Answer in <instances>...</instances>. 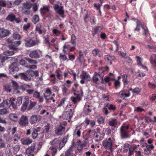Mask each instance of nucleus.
Returning a JSON list of instances; mask_svg holds the SVG:
<instances>
[{"mask_svg": "<svg viewBox=\"0 0 156 156\" xmlns=\"http://www.w3.org/2000/svg\"><path fill=\"white\" fill-rule=\"evenodd\" d=\"M101 28L98 27L95 28H94L93 30V34L94 35L100 32L101 30Z\"/></svg>", "mask_w": 156, "mask_h": 156, "instance_id": "nucleus-37", "label": "nucleus"}, {"mask_svg": "<svg viewBox=\"0 0 156 156\" xmlns=\"http://www.w3.org/2000/svg\"><path fill=\"white\" fill-rule=\"evenodd\" d=\"M12 59L14 60L15 62L12 64L9 67V72L10 74H13L14 73L17 72L19 70L18 67L16 66L17 65L16 62L17 59L16 58H12Z\"/></svg>", "mask_w": 156, "mask_h": 156, "instance_id": "nucleus-4", "label": "nucleus"}, {"mask_svg": "<svg viewBox=\"0 0 156 156\" xmlns=\"http://www.w3.org/2000/svg\"><path fill=\"white\" fill-rule=\"evenodd\" d=\"M65 131V128L61 125H60L56 128L55 133L57 135H60L64 133Z\"/></svg>", "mask_w": 156, "mask_h": 156, "instance_id": "nucleus-16", "label": "nucleus"}, {"mask_svg": "<svg viewBox=\"0 0 156 156\" xmlns=\"http://www.w3.org/2000/svg\"><path fill=\"white\" fill-rule=\"evenodd\" d=\"M119 54L122 57H125L126 55V52H123L122 51H119L118 52Z\"/></svg>", "mask_w": 156, "mask_h": 156, "instance_id": "nucleus-63", "label": "nucleus"}, {"mask_svg": "<svg viewBox=\"0 0 156 156\" xmlns=\"http://www.w3.org/2000/svg\"><path fill=\"white\" fill-rule=\"evenodd\" d=\"M35 130L37 131V132L38 133H44V129L41 127H37L36 129H35Z\"/></svg>", "mask_w": 156, "mask_h": 156, "instance_id": "nucleus-56", "label": "nucleus"}, {"mask_svg": "<svg viewBox=\"0 0 156 156\" xmlns=\"http://www.w3.org/2000/svg\"><path fill=\"white\" fill-rule=\"evenodd\" d=\"M135 58L137 62V65L141 68L147 71V70L146 66H144L142 64L143 58L139 56H136Z\"/></svg>", "mask_w": 156, "mask_h": 156, "instance_id": "nucleus-9", "label": "nucleus"}, {"mask_svg": "<svg viewBox=\"0 0 156 156\" xmlns=\"http://www.w3.org/2000/svg\"><path fill=\"white\" fill-rule=\"evenodd\" d=\"M15 99L13 98H9V99L3 100V102L0 104V108L5 107L9 108L11 106L14 109H16L17 106L15 105L14 102Z\"/></svg>", "mask_w": 156, "mask_h": 156, "instance_id": "nucleus-1", "label": "nucleus"}, {"mask_svg": "<svg viewBox=\"0 0 156 156\" xmlns=\"http://www.w3.org/2000/svg\"><path fill=\"white\" fill-rule=\"evenodd\" d=\"M37 41L31 39L26 43L25 46L27 47H30L37 44Z\"/></svg>", "mask_w": 156, "mask_h": 156, "instance_id": "nucleus-22", "label": "nucleus"}, {"mask_svg": "<svg viewBox=\"0 0 156 156\" xmlns=\"http://www.w3.org/2000/svg\"><path fill=\"white\" fill-rule=\"evenodd\" d=\"M10 34V32L9 30L3 28H0V38L5 37Z\"/></svg>", "mask_w": 156, "mask_h": 156, "instance_id": "nucleus-11", "label": "nucleus"}, {"mask_svg": "<svg viewBox=\"0 0 156 156\" xmlns=\"http://www.w3.org/2000/svg\"><path fill=\"white\" fill-rule=\"evenodd\" d=\"M129 126H122L121 127L120 129L121 134L122 138L129 137L130 136L128 135L127 134V130Z\"/></svg>", "mask_w": 156, "mask_h": 156, "instance_id": "nucleus-5", "label": "nucleus"}, {"mask_svg": "<svg viewBox=\"0 0 156 156\" xmlns=\"http://www.w3.org/2000/svg\"><path fill=\"white\" fill-rule=\"evenodd\" d=\"M105 134L103 131L97 132L94 134V138L96 141L102 140L104 137Z\"/></svg>", "mask_w": 156, "mask_h": 156, "instance_id": "nucleus-7", "label": "nucleus"}, {"mask_svg": "<svg viewBox=\"0 0 156 156\" xmlns=\"http://www.w3.org/2000/svg\"><path fill=\"white\" fill-rule=\"evenodd\" d=\"M9 118L10 120L14 122L17 121L18 120V116L16 114H10L9 115Z\"/></svg>", "mask_w": 156, "mask_h": 156, "instance_id": "nucleus-28", "label": "nucleus"}, {"mask_svg": "<svg viewBox=\"0 0 156 156\" xmlns=\"http://www.w3.org/2000/svg\"><path fill=\"white\" fill-rule=\"evenodd\" d=\"M12 89V87L11 86L7 85L4 88L5 90L7 92H10Z\"/></svg>", "mask_w": 156, "mask_h": 156, "instance_id": "nucleus-42", "label": "nucleus"}, {"mask_svg": "<svg viewBox=\"0 0 156 156\" xmlns=\"http://www.w3.org/2000/svg\"><path fill=\"white\" fill-rule=\"evenodd\" d=\"M39 133L37 132V131L34 130L32 133V137L34 139L36 138L37 137H38Z\"/></svg>", "mask_w": 156, "mask_h": 156, "instance_id": "nucleus-55", "label": "nucleus"}, {"mask_svg": "<svg viewBox=\"0 0 156 156\" xmlns=\"http://www.w3.org/2000/svg\"><path fill=\"white\" fill-rule=\"evenodd\" d=\"M70 45L69 43H66L64 45V49H63V51H66V49H67L68 51H69L70 48Z\"/></svg>", "mask_w": 156, "mask_h": 156, "instance_id": "nucleus-45", "label": "nucleus"}, {"mask_svg": "<svg viewBox=\"0 0 156 156\" xmlns=\"http://www.w3.org/2000/svg\"><path fill=\"white\" fill-rule=\"evenodd\" d=\"M73 111L72 109H70V112L67 111L63 115V116H65L64 118L66 119H70L73 115Z\"/></svg>", "mask_w": 156, "mask_h": 156, "instance_id": "nucleus-21", "label": "nucleus"}, {"mask_svg": "<svg viewBox=\"0 0 156 156\" xmlns=\"http://www.w3.org/2000/svg\"><path fill=\"white\" fill-rule=\"evenodd\" d=\"M6 56H10L14 55V52L13 51H6L3 53Z\"/></svg>", "mask_w": 156, "mask_h": 156, "instance_id": "nucleus-40", "label": "nucleus"}, {"mask_svg": "<svg viewBox=\"0 0 156 156\" xmlns=\"http://www.w3.org/2000/svg\"><path fill=\"white\" fill-rule=\"evenodd\" d=\"M114 143V140L111 138H109L104 140L102 142V144L104 147L107 149L110 150L111 151H112V144Z\"/></svg>", "mask_w": 156, "mask_h": 156, "instance_id": "nucleus-2", "label": "nucleus"}, {"mask_svg": "<svg viewBox=\"0 0 156 156\" xmlns=\"http://www.w3.org/2000/svg\"><path fill=\"white\" fill-rule=\"evenodd\" d=\"M52 93L51 90L49 88L46 89L45 93L44 94V96L45 100L48 101L49 100H52L53 102H54L55 100L53 98H49V97L50 96Z\"/></svg>", "mask_w": 156, "mask_h": 156, "instance_id": "nucleus-13", "label": "nucleus"}, {"mask_svg": "<svg viewBox=\"0 0 156 156\" xmlns=\"http://www.w3.org/2000/svg\"><path fill=\"white\" fill-rule=\"evenodd\" d=\"M31 7V4L28 2H26L24 4L23 8L25 9H29Z\"/></svg>", "mask_w": 156, "mask_h": 156, "instance_id": "nucleus-60", "label": "nucleus"}, {"mask_svg": "<svg viewBox=\"0 0 156 156\" xmlns=\"http://www.w3.org/2000/svg\"><path fill=\"white\" fill-rule=\"evenodd\" d=\"M13 38L15 40H20L21 39L20 35L16 33H15L13 34Z\"/></svg>", "mask_w": 156, "mask_h": 156, "instance_id": "nucleus-41", "label": "nucleus"}, {"mask_svg": "<svg viewBox=\"0 0 156 156\" xmlns=\"http://www.w3.org/2000/svg\"><path fill=\"white\" fill-rule=\"evenodd\" d=\"M8 113V112L6 108L0 109V115L6 114Z\"/></svg>", "mask_w": 156, "mask_h": 156, "instance_id": "nucleus-47", "label": "nucleus"}, {"mask_svg": "<svg viewBox=\"0 0 156 156\" xmlns=\"http://www.w3.org/2000/svg\"><path fill=\"white\" fill-rule=\"evenodd\" d=\"M35 147V144H33L30 147L27 149L25 153L26 155L33 156V153Z\"/></svg>", "mask_w": 156, "mask_h": 156, "instance_id": "nucleus-15", "label": "nucleus"}, {"mask_svg": "<svg viewBox=\"0 0 156 156\" xmlns=\"http://www.w3.org/2000/svg\"><path fill=\"white\" fill-rule=\"evenodd\" d=\"M53 8L56 12L60 16L63 15L64 14L63 8L62 6H59L57 4L53 5Z\"/></svg>", "mask_w": 156, "mask_h": 156, "instance_id": "nucleus-6", "label": "nucleus"}, {"mask_svg": "<svg viewBox=\"0 0 156 156\" xmlns=\"http://www.w3.org/2000/svg\"><path fill=\"white\" fill-rule=\"evenodd\" d=\"M49 11V7L47 6H44L43 7L41 8L40 9L41 13L42 14L47 13Z\"/></svg>", "mask_w": 156, "mask_h": 156, "instance_id": "nucleus-29", "label": "nucleus"}, {"mask_svg": "<svg viewBox=\"0 0 156 156\" xmlns=\"http://www.w3.org/2000/svg\"><path fill=\"white\" fill-rule=\"evenodd\" d=\"M50 149L51 150L52 152V156L55 155V154L57 152V149L56 148L54 147L53 146H51L50 147Z\"/></svg>", "mask_w": 156, "mask_h": 156, "instance_id": "nucleus-49", "label": "nucleus"}, {"mask_svg": "<svg viewBox=\"0 0 156 156\" xmlns=\"http://www.w3.org/2000/svg\"><path fill=\"white\" fill-rule=\"evenodd\" d=\"M150 62L152 61H156V55L155 54H152L150 58Z\"/></svg>", "mask_w": 156, "mask_h": 156, "instance_id": "nucleus-58", "label": "nucleus"}, {"mask_svg": "<svg viewBox=\"0 0 156 156\" xmlns=\"http://www.w3.org/2000/svg\"><path fill=\"white\" fill-rule=\"evenodd\" d=\"M118 95L119 97L123 99L126 98L128 97L129 96V93H125L123 91H121Z\"/></svg>", "mask_w": 156, "mask_h": 156, "instance_id": "nucleus-31", "label": "nucleus"}, {"mask_svg": "<svg viewBox=\"0 0 156 156\" xmlns=\"http://www.w3.org/2000/svg\"><path fill=\"white\" fill-rule=\"evenodd\" d=\"M58 140L57 139H55L54 140L51 142V143L52 145H56L57 144H58Z\"/></svg>", "mask_w": 156, "mask_h": 156, "instance_id": "nucleus-64", "label": "nucleus"}, {"mask_svg": "<svg viewBox=\"0 0 156 156\" xmlns=\"http://www.w3.org/2000/svg\"><path fill=\"white\" fill-rule=\"evenodd\" d=\"M117 121L116 119H112L109 122V125L111 126H115L117 124Z\"/></svg>", "mask_w": 156, "mask_h": 156, "instance_id": "nucleus-46", "label": "nucleus"}, {"mask_svg": "<svg viewBox=\"0 0 156 156\" xmlns=\"http://www.w3.org/2000/svg\"><path fill=\"white\" fill-rule=\"evenodd\" d=\"M92 53L94 56H98L99 57L102 56V54L100 51L97 48L93 49L92 51Z\"/></svg>", "mask_w": 156, "mask_h": 156, "instance_id": "nucleus-24", "label": "nucleus"}, {"mask_svg": "<svg viewBox=\"0 0 156 156\" xmlns=\"http://www.w3.org/2000/svg\"><path fill=\"white\" fill-rule=\"evenodd\" d=\"M20 146L19 145H16L13 147V152L16 154L19 151L20 149Z\"/></svg>", "mask_w": 156, "mask_h": 156, "instance_id": "nucleus-36", "label": "nucleus"}, {"mask_svg": "<svg viewBox=\"0 0 156 156\" xmlns=\"http://www.w3.org/2000/svg\"><path fill=\"white\" fill-rule=\"evenodd\" d=\"M21 143L23 145H29L32 142V140L29 138L26 137L21 139Z\"/></svg>", "mask_w": 156, "mask_h": 156, "instance_id": "nucleus-18", "label": "nucleus"}, {"mask_svg": "<svg viewBox=\"0 0 156 156\" xmlns=\"http://www.w3.org/2000/svg\"><path fill=\"white\" fill-rule=\"evenodd\" d=\"M20 138V136L18 134H16L13 138V140L14 141L18 142Z\"/></svg>", "mask_w": 156, "mask_h": 156, "instance_id": "nucleus-61", "label": "nucleus"}, {"mask_svg": "<svg viewBox=\"0 0 156 156\" xmlns=\"http://www.w3.org/2000/svg\"><path fill=\"white\" fill-rule=\"evenodd\" d=\"M104 58L106 61L109 62L110 64H111L112 61L115 59V58L113 56L106 55L104 56Z\"/></svg>", "mask_w": 156, "mask_h": 156, "instance_id": "nucleus-27", "label": "nucleus"}, {"mask_svg": "<svg viewBox=\"0 0 156 156\" xmlns=\"http://www.w3.org/2000/svg\"><path fill=\"white\" fill-rule=\"evenodd\" d=\"M23 98L22 97H18L16 99V104H15L17 106H17H19L22 103ZM14 104H15L14 103Z\"/></svg>", "mask_w": 156, "mask_h": 156, "instance_id": "nucleus-34", "label": "nucleus"}, {"mask_svg": "<svg viewBox=\"0 0 156 156\" xmlns=\"http://www.w3.org/2000/svg\"><path fill=\"white\" fill-rule=\"evenodd\" d=\"M29 103H28V101H25L23 103L21 106V109L22 111H25L27 108V105Z\"/></svg>", "mask_w": 156, "mask_h": 156, "instance_id": "nucleus-35", "label": "nucleus"}, {"mask_svg": "<svg viewBox=\"0 0 156 156\" xmlns=\"http://www.w3.org/2000/svg\"><path fill=\"white\" fill-rule=\"evenodd\" d=\"M35 104L36 102L31 101L29 106L27 108L29 110L32 108H33L35 106Z\"/></svg>", "mask_w": 156, "mask_h": 156, "instance_id": "nucleus-57", "label": "nucleus"}, {"mask_svg": "<svg viewBox=\"0 0 156 156\" xmlns=\"http://www.w3.org/2000/svg\"><path fill=\"white\" fill-rule=\"evenodd\" d=\"M143 29L144 30V32L143 33V35L144 36H146L148 33V30L147 27H142Z\"/></svg>", "mask_w": 156, "mask_h": 156, "instance_id": "nucleus-54", "label": "nucleus"}, {"mask_svg": "<svg viewBox=\"0 0 156 156\" xmlns=\"http://www.w3.org/2000/svg\"><path fill=\"white\" fill-rule=\"evenodd\" d=\"M98 75L99 74L96 72H95L94 75L93 76L92 78L90 80H91V82H92L96 84H99L100 82L98 78Z\"/></svg>", "mask_w": 156, "mask_h": 156, "instance_id": "nucleus-20", "label": "nucleus"}, {"mask_svg": "<svg viewBox=\"0 0 156 156\" xmlns=\"http://www.w3.org/2000/svg\"><path fill=\"white\" fill-rule=\"evenodd\" d=\"M39 18L38 16L35 15L33 17L32 21L34 24H36L37 22L39 21Z\"/></svg>", "mask_w": 156, "mask_h": 156, "instance_id": "nucleus-38", "label": "nucleus"}, {"mask_svg": "<svg viewBox=\"0 0 156 156\" xmlns=\"http://www.w3.org/2000/svg\"><path fill=\"white\" fill-rule=\"evenodd\" d=\"M134 110L137 112H141L144 110V109L140 107H138L135 108Z\"/></svg>", "mask_w": 156, "mask_h": 156, "instance_id": "nucleus-62", "label": "nucleus"}, {"mask_svg": "<svg viewBox=\"0 0 156 156\" xmlns=\"http://www.w3.org/2000/svg\"><path fill=\"white\" fill-rule=\"evenodd\" d=\"M52 30L53 34L57 36H58L61 33V31L56 28L52 29Z\"/></svg>", "mask_w": 156, "mask_h": 156, "instance_id": "nucleus-33", "label": "nucleus"}, {"mask_svg": "<svg viewBox=\"0 0 156 156\" xmlns=\"http://www.w3.org/2000/svg\"><path fill=\"white\" fill-rule=\"evenodd\" d=\"M139 146V144L136 145L135 144H133L130 147L129 149V155L131 156V155L133 154V151H134L135 149L137 148V147Z\"/></svg>", "mask_w": 156, "mask_h": 156, "instance_id": "nucleus-25", "label": "nucleus"}, {"mask_svg": "<svg viewBox=\"0 0 156 156\" xmlns=\"http://www.w3.org/2000/svg\"><path fill=\"white\" fill-rule=\"evenodd\" d=\"M108 67H106L105 68H99V73H103L105 70H108Z\"/></svg>", "mask_w": 156, "mask_h": 156, "instance_id": "nucleus-59", "label": "nucleus"}, {"mask_svg": "<svg viewBox=\"0 0 156 156\" xmlns=\"http://www.w3.org/2000/svg\"><path fill=\"white\" fill-rule=\"evenodd\" d=\"M28 124V121L27 117L23 115H22L20 120L19 124L20 126H25Z\"/></svg>", "mask_w": 156, "mask_h": 156, "instance_id": "nucleus-12", "label": "nucleus"}, {"mask_svg": "<svg viewBox=\"0 0 156 156\" xmlns=\"http://www.w3.org/2000/svg\"><path fill=\"white\" fill-rule=\"evenodd\" d=\"M6 19L7 20L11 22H15L17 23L21 21V20L20 18H17L13 13H11L9 14Z\"/></svg>", "mask_w": 156, "mask_h": 156, "instance_id": "nucleus-3", "label": "nucleus"}, {"mask_svg": "<svg viewBox=\"0 0 156 156\" xmlns=\"http://www.w3.org/2000/svg\"><path fill=\"white\" fill-rule=\"evenodd\" d=\"M25 59L27 61L30 63L32 64H36L37 63V61L28 58H26Z\"/></svg>", "mask_w": 156, "mask_h": 156, "instance_id": "nucleus-39", "label": "nucleus"}, {"mask_svg": "<svg viewBox=\"0 0 156 156\" xmlns=\"http://www.w3.org/2000/svg\"><path fill=\"white\" fill-rule=\"evenodd\" d=\"M32 58H38L40 57L37 51L36 50H34L30 52L29 55Z\"/></svg>", "mask_w": 156, "mask_h": 156, "instance_id": "nucleus-23", "label": "nucleus"}, {"mask_svg": "<svg viewBox=\"0 0 156 156\" xmlns=\"http://www.w3.org/2000/svg\"><path fill=\"white\" fill-rule=\"evenodd\" d=\"M21 43V42L20 41L13 42L11 44L9 45V47L10 48L16 50L17 49V47L20 45Z\"/></svg>", "mask_w": 156, "mask_h": 156, "instance_id": "nucleus-19", "label": "nucleus"}, {"mask_svg": "<svg viewBox=\"0 0 156 156\" xmlns=\"http://www.w3.org/2000/svg\"><path fill=\"white\" fill-rule=\"evenodd\" d=\"M29 70L27 71L25 73H22L21 74V77L22 79L26 81H29L32 77L30 74Z\"/></svg>", "mask_w": 156, "mask_h": 156, "instance_id": "nucleus-10", "label": "nucleus"}, {"mask_svg": "<svg viewBox=\"0 0 156 156\" xmlns=\"http://www.w3.org/2000/svg\"><path fill=\"white\" fill-rule=\"evenodd\" d=\"M29 72L30 73V74L31 77H32L34 75L36 76H38V71H34L29 70Z\"/></svg>", "mask_w": 156, "mask_h": 156, "instance_id": "nucleus-43", "label": "nucleus"}, {"mask_svg": "<svg viewBox=\"0 0 156 156\" xmlns=\"http://www.w3.org/2000/svg\"><path fill=\"white\" fill-rule=\"evenodd\" d=\"M106 107L109 110H114L115 108L114 105L112 104H109V103H108L107 104Z\"/></svg>", "mask_w": 156, "mask_h": 156, "instance_id": "nucleus-48", "label": "nucleus"}, {"mask_svg": "<svg viewBox=\"0 0 156 156\" xmlns=\"http://www.w3.org/2000/svg\"><path fill=\"white\" fill-rule=\"evenodd\" d=\"M38 120L37 116L35 115H34L32 116L30 119V121L31 124H34L36 123Z\"/></svg>", "mask_w": 156, "mask_h": 156, "instance_id": "nucleus-32", "label": "nucleus"}, {"mask_svg": "<svg viewBox=\"0 0 156 156\" xmlns=\"http://www.w3.org/2000/svg\"><path fill=\"white\" fill-rule=\"evenodd\" d=\"M129 145L128 144H124L123 149H124V151L126 152L129 149Z\"/></svg>", "mask_w": 156, "mask_h": 156, "instance_id": "nucleus-53", "label": "nucleus"}, {"mask_svg": "<svg viewBox=\"0 0 156 156\" xmlns=\"http://www.w3.org/2000/svg\"><path fill=\"white\" fill-rule=\"evenodd\" d=\"M83 96V91L82 90H81L80 92L77 94V96L76 97H73L71 98V100L74 103H76L81 100V97Z\"/></svg>", "mask_w": 156, "mask_h": 156, "instance_id": "nucleus-14", "label": "nucleus"}, {"mask_svg": "<svg viewBox=\"0 0 156 156\" xmlns=\"http://www.w3.org/2000/svg\"><path fill=\"white\" fill-rule=\"evenodd\" d=\"M83 126V125L81 124V125H79L76 127V129L75 130L74 132V134L75 135H77L78 137H79L80 136L81 133L82 131V128Z\"/></svg>", "mask_w": 156, "mask_h": 156, "instance_id": "nucleus-17", "label": "nucleus"}, {"mask_svg": "<svg viewBox=\"0 0 156 156\" xmlns=\"http://www.w3.org/2000/svg\"><path fill=\"white\" fill-rule=\"evenodd\" d=\"M127 75L126 74H123L122 77L124 81V83L125 84H127L128 83V82L127 80Z\"/></svg>", "mask_w": 156, "mask_h": 156, "instance_id": "nucleus-50", "label": "nucleus"}, {"mask_svg": "<svg viewBox=\"0 0 156 156\" xmlns=\"http://www.w3.org/2000/svg\"><path fill=\"white\" fill-rule=\"evenodd\" d=\"M33 96L37 99H38L40 102H42L43 101V98L42 97L40 96V94L37 91L35 92L33 94Z\"/></svg>", "mask_w": 156, "mask_h": 156, "instance_id": "nucleus-26", "label": "nucleus"}, {"mask_svg": "<svg viewBox=\"0 0 156 156\" xmlns=\"http://www.w3.org/2000/svg\"><path fill=\"white\" fill-rule=\"evenodd\" d=\"M125 59L129 65H130L132 64L133 61L130 57L129 56L126 57H125Z\"/></svg>", "mask_w": 156, "mask_h": 156, "instance_id": "nucleus-44", "label": "nucleus"}, {"mask_svg": "<svg viewBox=\"0 0 156 156\" xmlns=\"http://www.w3.org/2000/svg\"><path fill=\"white\" fill-rule=\"evenodd\" d=\"M65 156H75L73 153V148L72 147L69 148L66 151Z\"/></svg>", "mask_w": 156, "mask_h": 156, "instance_id": "nucleus-30", "label": "nucleus"}, {"mask_svg": "<svg viewBox=\"0 0 156 156\" xmlns=\"http://www.w3.org/2000/svg\"><path fill=\"white\" fill-rule=\"evenodd\" d=\"M129 90L132 91L133 93L136 94L138 93L140 91V89L138 88H136L134 89L130 88L129 89Z\"/></svg>", "mask_w": 156, "mask_h": 156, "instance_id": "nucleus-52", "label": "nucleus"}, {"mask_svg": "<svg viewBox=\"0 0 156 156\" xmlns=\"http://www.w3.org/2000/svg\"><path fill=\"white\" fill-rule=\"evenodd\" d=\"M80 78L81 79V80H80V82L82 84L84 83L85 80L90 81L91 80V78L89 74L85 72H83L80 75Z\"/></svg>", "mask_w": 156, "mask_h": 156, "instance_id": "nucleus-8", "label": "nucleus"}, {"mask_svg": "<svg viewBox=\"0 0 156 156\" xmlns=\"http://www.w3.org/2000/svg\"><path fill=\"white\" fill-rule=\"evenodd\" d=\"M140 25L141 24L140 22L138 21H137L136 22V27L134 29V31H139L140 29Z\"/></svg>", "mask_w": 156, "mask_h": 156, "instance_id": "nucleus-51", "label": "nucleus"}]
</instances>
